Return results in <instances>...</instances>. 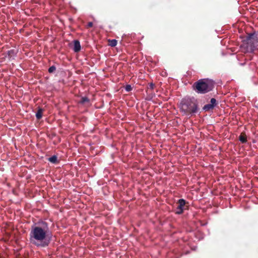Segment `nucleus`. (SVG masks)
Masks as SVG:
<instances>
[{"label":"nucleus","instance_id":"1","mask_svg":"<svg viewBox=\"0 0 258 258\" xmlns=\"http://www.w3.org/2000/svg\"><path fill=\"white\" fill-rule=\"evenodd\" d=\"M51 237L48 225L46 222H39L31 227L29 240L34 245L45 247L49 244Z\"/></svg>","mask_w":258,"mask_h":258},{"label":"nucleus","instance_id":"2","mask_svg":"<svg viewBox=\"0 0 258 258\" xmlns=\"http://www.w3.org/2000/svg\"><path fill=\"white\" fill-rule=\"evenodd\" d=\"M179 107L180 111L185 115H194L199 109L198 101L194 97H185L182 99Z\"/></svg>","mask_w":258,"mask_h":258},{"label":"nucleus","instance_id":"3","mask_svg":"<svg viewBox=\"0 0 258 258\" xmlns=\"http://www.w3.org/2000/svg\"><path fill=\"white\" fill-rule=\"evenodd\" d=\"M193 89L198 94H206L212 91L214 87V84L207 79H200L195 82Z\"/></svg>","mask_w":258,"mask_h":258},{"label":"nucleus","instance_id":"4","mask_svg":"<svg viewBox=\"0 0 258 258\" xmlns=\"http://www.w3.org/2000/svg\"><path fill=\"white\" fill-rule=\"evenodd\" d=\"M244 42L247 45V50L253 51L255 45L258 44L257 34L255 33L248 34L244 40Z\"/></svg>","mask_w":258,"mask_h":258},{"label":"nucleus","instance_id":"5","mask_svg":"<svg viewBox=\"0 0 258 258\" xmlns=\"http://www.w3.org/2000/svg\"><path fill=\"white\" fill-rule=\"evenodd\" d=\"M177 207V211L176 213L177 214H181L183 213L184 210L186 209L187 206L185 205L186 202L183 199H180L178 202Z\"/></svg>","mask_w":258,"mask_h":258},{"label":"nucleus","instance_id":"6","mask_svg":"<svg viewBox=\"0 0 258 258\" xmlns=\"http://www.w3.org/2000/svg\"><path fill=\"white\" fill-rule=\"evenodd\" d=\"M210 104H208L204 106L203 109L205 111L212 110L217 105V102L215 98H212L210 100Z\"/></svg>","mask_w":258,"mask_h":258},{"label":"nucleus","instance_id":"7","mask_svg":"<svg viewBox=\"0 0 258 258\" xmlns=\"http://www.w3.org/2000/svg\"><path fill=\"white\" fill-rule=\"evenodd\" d=\"M81 50V45L80 41L78 40H75L74 41V50L75 52H78Z\"/></svg>","mask_w":258,"mask_h":258},{"label":"nucleus","instance_id":"8","mask_svg":"<svg viewBox=\"0 0 258 258\" xmlns=\"http://www.w3.org/2000/svg\"><path fill=\"white\" fill-rule=\"evenodd\" d=\"M239 140L242 143H245L247 142V137L245 133H241Z\"/></svg>","mask_w":258,"mask_h":258},{"label":"nucleus","instance_id":"9","mask_svg":"<svg viewBox=\"0 0 258 258\" xmlns=\"http://www.w3.org/2000/svg\"><path fill=\"white\" fill-rule=\"evenodd\" d=\"M43 112V109L39 107L36 113V117L37 119H40L42 118Z\"/></svg>","mask_w":258,"mask_h":258},{"label":"nucleus","instance_id":"10","mask_svg":"<svg viewBox=\"0 0 258 258\" xmlns=\"http://www.w3.org/2000/svg\"><path fill=\"white\" fill-rule=\"evenodd\" d=\"M48 160L52 163L56 164L58 163L57 157L55 155L49 157Z\"/></svg>","mask_w":258,"mask_h":258},{"label":"nucleus","instance_id":"11","mask_svg":"<svg viewBox=\"0 0 258 258\" xmlns=\"http://www.w3.org/2000/svg\"><path fill=\"white\" fill-rule=\"evenodd\" d=\"M117 40L115 39H109L108 40V44L109 46L111 47H114L117 45Z\"/></svg>","mask_w":258,"mask_h":258},{"label":"nucleus","instance_id":"12","mask_svg":"<svg viewBox=\"0 0 258 258\" xmlns=\"http://www.w3.org/2000/svg\"><path fill=\"white\" fill-rule=\"evenodd\" d=\"M89 101L90 100L87 97H83L81 99L79 103L81 104H84L85 103H89Z\"/></svg>","mask_w":258,"mask_h":258},{"label":"nucleus","instance_id":"13","mask_svg":"<svg viewBox=\"0 0 258 258\" xmlns=\"http://www.w3.org/2000/svg\"><path fill=\"white\" fill-rule=\"evenodd\" d=\"M56 70V67L54 66L50 67L48 69V72L49 73H52Z\"/></svg>","mask_w":258,"mask_h":258},{"label":"nucleus","instance_id":"14","mask_svg":"<svg viewBox=\"0 0 258 258\" xmlns=\"http://www.w3.org/2000/svg\"><path fill=\"white\" fill-rule=\"evenodd\" d=\"M125 89L126 91L129 92L132 90V87H131V85H127L125 86Z\"/></svg>","mask_w":258,"mask_h":258},{"label":"nucleus","instance_id":"15","mask_svg":"<svg viewBox=\"0 0 258 258\" xmlns=\"http://www.w3.org/2000/svg\"><path fill=\"white\" fill-rule=\"evenodd\" d=\"M154 86H155V85H154L153 83H150V84H149V87H148V88H149V89H151V90H153V89H154Z\"/></svg>","mask_w":258,"mask_h":258},{"label":"nucleus","instance_id":"16","mask_svg":"<svg viewBox=\"0 0 258 258\" xmlns=\"http://www.w3.org/2000/svg\"><path fill=\"white\" fill-rule=\"evenodd\" d=\"M93 26V23L92 22H90L87 24V28H91Z\"/></svg>","mask_w":258,"mask_h":258}]
</instances>
